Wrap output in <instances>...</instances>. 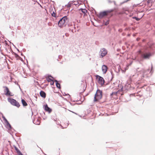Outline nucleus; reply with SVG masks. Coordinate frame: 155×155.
<instances>
[{"instance_id":"nucleus-1","label":"nucleus","mask_w":155,"mask_h":155,"mask_svg":"<svg viewBox=\"0 0 155 155\" xmlns=\"http://www.w3.org/2000/svg\"><path fill=\"white\" fill-rule=\"evenodd\" d=\"M155 53V47L153 43H147L143 51H140L141 58L143 59H149Z\"/></svg>"},{"instance_id":"nucleus-2","label":"nucleus","mask_w":155,"mask_h":155,"mask_svg":"<svg viewBox=\"0 0 155 155\" xmlns=\"http://www.w3.org/2000/svg\"><path fill=\"white\" fill-rule=\"evenodd\" d=\"M68 21V17L65 16L62 17L58 22V25L59 27L61 28L63 26H65L67 22Z\"/></svg>"},{"instance_id":"nucleus-3","label":"nucleus","mask_w":155,"mask_h":155,"mask_svg":"<svg viewBox=\"0 0 155 155\" xmlns=\"http://www.w3.org/2000/svg\"><path fill=\"white\" fill-rule=\"evenodd\" d=\"M102 91L99 90H97L94 97V102L98 101L102 98Z\"/></svg>"},{"instance_id":"nucleus-4","label":"nucleus","mask_w":155,"mask_h":155,"mask_svg":"<svg viewBox=\"0 0 155 155\" xmlns=\"http://www.w3.org/2000/svg\"><path fill=\"white\" fill-rule=\"evenodd\" d=\"M8 101L12 104L18 107L20 106L19 103L15 99L12 98H8Z\"/></svg>"},{"instance_id":"nucleus-5","label":"nucleus","mask_w":155,"mask_h":155,"mask_svg":"<svg viewBox=\"0 0 155 155\" xmlns=\"http://www.w3.org/2000/svg\"><path fill=\"white\" fill-rule=\"evenodd\" d=\"M110 12V11L109 10H105L102 12H101L97 15V17L101 19L104 16L106 15L107 13Z\"/></svg>"},{"instance_id":"nucleus-6","label":"nucleus","mask_w":155,"mask_h":155,"mask_svg":"<svg viewBox=\"0 0 155 155\" xmlns=\"http://www.w3.org/2000/svg\"><path fill=\"white\" fill-rule=\"evenodd\" d=\"M107 51L105 48H103L101 49L99 52L101 54V57L103 58L107 54Z\"/></svg>"},{"instance_id":"nucleus-7","label":"nucleus","mask_w":155,"mask_h":155,"mask_svg":"<svg viewBox=\"0 0 155 155\" xmlns=\"http://www.w3.org/2000/svg\"><path fill=\"white\" fill-rule=\"evenodd\" d=\"M118 90L116 92H113L111 94V96L113 95H117V94L119 93V92L122 91H123V87L121 84H119L118 86Z\"/></svg>"},{"instance_id":"nucleus-8","label":"nucleus","mask_w":155,"mask_h":155,"mask_svg":"<svg viewBox=\"0 0 155 155\" xmlns=\"http://www.w3.org/2000/svg\"><path fill=\"white\" fill-rule=\"evenodd\" d=\"M98 83L101 85H103L104 83L107 84L109 82L105 81V80L104 79V78H96Z\"/></svg>"},{"instance_id":"nucleus-9","label":"nucleus","mask_w":155,"mask_h":155,"mask_svg":"<svg viewBox=\"0 0 155 155\" xmlns=\"http://www.w3.org/2000/svg\"><path fill=\"white\" fill-rule=\"evenodd\" d=\"M4 87L5 88L4 92H5V94L6 95L12 96V95L11 94V92L9 90L8 88L7 87Z\"/></svg>"},{"instance_id":"nucleus-10","label":"nucleus","mask_w":155,"mask_h":155,"mask_svg":"<svg viewBox=\"0 0 155 155\" xmlns=\"http://www.w3.org/2000/svg\"><path fill=\"white\" fill-rule=\"evenodd\" d=\"M102 70L103 73L105 74L107 71V65L104 64L102 67Z\"/></svg>"},{"instance_id":"nucleus-11","label":"nucleus","mask_w":155,"mask_h":155,"mask_svg":"<svg viewBox=\"0 0 155 155\" xmlns=\"http://www.w3.org/2000/svg\"><path fill=\"white\" fill-rule=\"evenodd\" d=\"M44 109L45 111L48 112L49 113H50L51 111V109L48 107V106L47 104L44 105Z\"/></svg>"},{"instance_id":"nucleus-12","label":"nucleus","mask_w":155,"mask_h":155,"mask_svg":"<svg viewBox=\"0 0 155 155\" xmlns=\"http://www.w3.org/2000/svg\"><path fill=\"white\" fill-rule=\"evenodd\" d=\"M53 10V8H51L50 9V12L51 13V16L54 18H57L58 17L57 16L56 14L54 12V11H53L51 13L52 11Z\"/></svg>"},{"instance_id":"nucleus-13","label":"nucleus","mask_w":155,"mask_h":155,"mask_svg":"<svg viewBox=\"0 0 155 155\" xmlns=\"http://www.w3.org/2000/svg\"><path fill=\"white\" fill-rule=\"evenodd\" d=\"M40 94L41 97L44 98H45L46 97V94L44 91H41L40 93Z\"/></svg>"},{"instance_id":"nucleus-14","label":"nucleus","mask_w":155,"mask_h":155,"mask_svg":"<svg viewBox=\"0 0 155 155\" xmlns=\"http://www.w3.org/2000/svg\"><path fill=\"white\" fill-rule=\"evenodd\" d=\"M85 84L83 83L81 84V87L80 88V90H81V92H84L85 91Z\"/></svg>"},{"instance_id":"nucleus-15","label":"nucleus","mask_w":155,"mask_h":155,"mask_svg":"<svg viewBox=\"0 0 155 155\" xmlns=\"http://www.w3.org/2000/svg\"><path fill=\"white\" fill-rule=\"evenodd\" d=\"M21 102L24 106H26L28 104L23 99L21 100Z\"/></svg>"},{"instance_id":"nucleus-16","label":"nucleus","mask_w":155,"mask_h":155,"mask_svg":"<svg viewBox=\"0 0 155 155\" xmlns=\"http://www.w3.org/2000/svg\"><path fill=\"white\" fill-rule=\"evenodd\" d=\"M144 15V14H143L140 18H138L136 16L133 17L132 18L134 19H135L137 21H139L143 16Z\"/></svg>"},{"instance_id":"nucleus-17","label":"nucleus","mask_w":155,"mask_h":155,"mask_svg":"<svg viewBox=\"0 0 155 155\" xmlns=\"http://www.w3.org/2000/svg\"><path fill=\"white\" fill-rule=\"evenodd\" d=\"M109 21L110 20L108 19L106 21H105L104 20L103 22V25H107L109 24Z\"/></svg>"},{"instance_id":"nucleus-18","label":"nucleus","mask_w":155,"mask_h":155,"mask_svg":"<svg viewBox=\"0 0 155 155\" xmlns=\"http://www.w3.org/2000/svg\"><path fill=\"white\" fill-rule=\"evenodd\" d=\"M79 10L81 11L84 14H85L87 12V11L85 8H81L79 9Z\"/></svg>"},{"instance_id":"nucleus-19","label":"nucleus","mask_w":155,"mask_h":155,"mask_svg":"<svg viewBox=\"0 0 155 155\" xmlns=\"http://www.w3.org/2000/svg\"><path fill=\"white\" fill-rule=\"evenodd\" d=\"M10 48V49H9V52L10 53V51H11L12 52V53L13 54V55H15L16 54H17V53H15V52H14L12 50V49H11V48L10 47H9V46H8V49H9V48Z\"/></svg>"},{"instance_id":"nucleus-20","label":"nucleus","mask_w":155,"mask_h":155,"mask_svg":"<svg viewBox=\"0 0 155 155\" xmlns=\"http://www.w3.org/2000/svg\"><path fill=\"white\" fill-rule=\"evenodd\" d=\"M10 48V49H9V52L10 53V51H11L12 52V53L13 54V55H15L16 54H17V53H15V52H14L12 50V49H11V48L10 47H9V46H8V49H9V48Z\"/></svg>"},{"instance_id":"nucleus-21","label":"nucleus","mask_w":155,"mask_h":155,"mask_svg":"<svg viewBox=\"0 0 155 155\" xmlns=\"http://www.w3.org/2000/svg\"><path fill=\"white\" fill-rule=\"evenodd\" d=\"M3 118L4 120L5 121V122L6 123L7 125L10 126V124H9L7 120L5 118V117H3Z\"/></svg>"},{"instance_id":"nucleus-22","label":"nucleus","mask_w":155,"mask_h":155,"mask_svg":"<svg viewBox=\"0 0 155 155\" xmlns=\"http://www.w3.org/2000/svg\"><path fill=\"white\" fill-rule=\"evenodd\" d=\"M44 78H54L50 74H47L45 76Z\"/></svg>"},{"instance_id":"nucleus-23","label":"nucleus","mask_w":155,"mask_h":155,"mask_svg":"<svg viewBox=\"0 0 155 155\" xmlns=\"http://www.w3.org/2000/svg\"><path fill=\"white\" fill-rule=\"evenodd\" d=\"M15 57L17 58V60H18V59H19L20 58L21 59L20 60L21 61H22V58L17 54H16L15 55Z\"/></svg>"},{"instance_id":"nucleus-24","label":"nucleus","mask_w":155,"mask_h":155,"mask_svg":"<svg viewBox=\"0 0 155 155\" xmlns=\"http://www.w3.org/2000/svg\"><path fill=\"white\" fill-rule=\"evenodd\" d=\"M73 4V3L71 2H69L67 5H66L65 6H67L68 7H71V5Z\"/></svg>"},{"instance_id":"nucleus-25","label":"nucleus","mask_w":155,"mask_h":155,"mask_svg":"<svg viewBox=\"0 0 155 155\" xmlns=\"http://www.w3.org/2000/svg\"><path fill=\"white\" fill-rule=\"evenodd\" d=\"M55 81L56 82V85L57 86V87L59 88H60V84L58 83V82L57 80H55Z\"/></svg>"},{"instance_id":"nucleus-26","label":"nucleus","mask_w":155,"mask_h":155,"mask_svg":"<svg viewBox=\"0 0 155 155\" xmlns=\"http://www.w3.org/2000/svg\"><path fill=\"white\" fill-rule=\"evenodd\" d=\"M125 12L124 11H121V12H119L118 13V14H119V15H123L124 14H125Z\"/></svg>"},{"instance_id":"nucleus-27","label":"nucleus","mask_w":155,"mask_h":155,"mask_svg":"<svg viewBox=\"0 0 155 155\" xmlns=\"http://www.w3.org/2000/svg\"><path fill=\"white\" fill-rule=\"evenodd\" d=\"M15 150H16L17 153H19V152H20V151L18 149L17 147H15Z\"/></svg>"},{"instance_id":"nucleus-28","label":"nucleus","mask_w":155,"mask_h":155,"mask_svg":"<svg viewBox=\"0 0 155 155\" xmlns=\"http://www.w3.org/2000/svg\"><path fill=\"white\" fill-rule=\"evenodd\" d=\"M47 81L48 82H50L52 80V79H51V78H47Z\"/></svg>"},{"instance_id":"nucleus-29","label":"nucleus","mask_w":155,"mask_h":155,"mask_svg":"<svg viewBox=\"0 0 155 155\" xmlns=\"http://www.w3.org/2000/svg\"><path fill=\"white\" fill-rule=\"evenodd\" d=\"M78 1H79V0H78L77 1V3H74L73 5H75L76 6H77V5L79 6V3L78 2ZM79 1H80V0H79Z\"/></svg>"},{"instance_id":"nucleus-30","label":"nucleus","mask_w":155,"mask_h":155,"mask_svg":"<svg viewBox=\"0 0 155 155\" xmlns=\"http://www.w3.org/2000/svg\"><path fill=\"white\" fill-rule=\"evenodd\" d=\"M153 2V0H147V2L148 4H149L150 2Z\"/></svg>"},{"instance_id":"nucleus-31","label":"nucleus","mask_w":155,"mask_h":155,"mask_svg":"<svg viewBox=\"0 0 155 155\" xmlns=\"http://www.w3.org/2000/svg\"><path fill=\"white\" fill-rule=\"evenodd\" d=\"M50 84L51 85H53L54 84V82L53 80H52L50 82Z\"/></svg>"},{"instance_id":"nucleus-32","label":"nucleus","mask_w":155,"mask_h":155,"mask_svg":"<svg viewBox=\"0 0 155 155\" xmlns=\"http://www.w3.org/2000/svg\"><path fill=\"white\" fill-rule=\"evenodd\" d=\"M95 77H96V78H102V77H101L100 76H99V75H95Z\"/></svg>"},{"instance_id":"nucleus-33","label":"nucleus","mask_w":155,"mask_h":155,"mask_svg":"<svg viewBox=\"0 0 155 155\" xmlns=\"http://www.w3.org/2000/svg\"><path fill=\"white\" fill-rule=\"evenodd\" d=\"M127 68H125V70H122V72H124H124H125V71H126V70H127Z\"/></svg>"},{"instance_id":"nucleus-34","label":"nucleus","mask_w":155,"mask_h":155,"mask_svg":"<svg viewBox=\"0 0 155 155\" xmlns=\"http://www.w3.org/2000/svg\"><path fill=\"white\" fill-rule=\"evenodd\" d=\"M110 74H111V75H112V77H111V78H114V76H113V75L112 73V72H110Z\"/></svg>"},{"instance_id":"nucleus-35","label":"nucleus","mask_w":155,"mask_h":155,"mask_svg":"<svg viewBox=\"0 0 155 155\" xmlns=\"http://www.w3.org/2000/svg\"><path fill=\"white\" fill-rule=\"evenodd\" d=\"M65 35L66 36V37H68L69 35V34H68V33H65Z\"/></svg>"},{"instance_id":"nucleus-36","label":"nucleus","mask_w":155,"mask_h":155,"mask_svg":"<svg viewBox=\"0 0 155 155\" xmlns=\"http://www.w3.org/2000/svg\"><path fill=\"white\" fill-rule=\"evenodd\" d=\"M140 38H137L136 39V40L137 41H138L139 40H140Z\"/></svg>"},{"instance_id":"nucleus-37","label":"nucleus","mask_w":155,"mask_h":155,"mask_svg":"<svg viewBox=\"0 0 155 155\" xmlns=\"http://www.w3.org/2000/svg\"><path fill=\"white\" fill-rule=\"evenodd\" d=\"M18 155H23L21 152H19V153H18Z\"/></svg>"},{"instance_id":"nucleus-38","label":"nucleus","mask_w":155,"mask_h":155,"mask_svg":"<svg viewBox=\"0 0 155 155\" xmlns=\"http://www.w3.org/2000/svg\"><path fill=\"white\" fill-rule=\"evenodd\" d=\"M61 57H62V56L61 55H60L58 56L59 58L61 59Z\"/></svg>"},{"instance_id":"nucleus-39","label":"nucleus","mask_w":155,"mask_h":155,"mask_svg":"<svg viewBox=\"0 0 155 155\" xmlns=\"http://www.w3.org/2000/svg\"><path fill=\"white\" fill-rule=\"evenodd\" d=\"M152 70H153V66L152 65L151 67V71H150V72H152Z\"/></svg>"},{"instance_id":"nucleus-40","label":"nucleus","mask_w":155,"mask_h":155,"mask_svg":"<svg viewBox=\"0 0 155 155\" xmlns=\"http://www.w3.org/2000/svg\"><path fill=\"white\" fill-rule=\"evenodd\" d=\"M21 55L22 56H24L25 58V56L23 55V53L21 52Z\"/></svg>"},{"instance_id":"nucleus-41","label":"nucleus","mask_w":155,"mask_h":155,"mask_svg":"<svg viewBox=\"0 0 155 155\" xmlns=\"http://www.w3.org/2000/svg\"><path fill=\"white\" fill-rule=\"evenodd\" d=\"M84 3L86 2V3H87V0H84Z\"/></svg>"},{"instance_id":"nucleus-42","label":"nucleus","mask_w":155,"mask_h":155,"mask_svg":"<svg viewBox=\"0 0 155 155\" xmlns=\"http://www.w3.org/2000/svg\"><path fill=\"white\" fill-rule=\"evenodd\" d=\"M118 69L119 71H120V66H119L118 67Z\"/></svg>"},{"instance_id":"nucleus-43","label":"nucleus","mask_w":155,"mask_h":155,"mask_svg":"<svg viewBox=\"0 0 155 155\" xmlns=\"http://www.w3.org/2000/svg\"><path fill=\"white\" fill-rule=\"evenodd\" d=\"M113 2L114 3V5H116V2H115L114 1H113Z\"/></svg>"},{"instance_id":"nucleus-44","label":"nucleus","mask_w":155,"mask_h":155,"mask_svg":"<svg viewBox=\"0 0 155 155\" xmlns=\"http://www.w3.org/2000/svg\"><path fill=\"white\" fill-rule=\"evenodd\" d=\"M108 2L110 3H111L112 2L110 0H109Z\"/></svg>"},{"instance_id":"nucleus-45","label":"nucleus","mask_w":155,"mask_h":155,"mask_svg":"<svg viewBox=\"0 0 155 155\" xmlns=\"http://www.w3.org/2000/svg\"><path fill=\"white\" fill-rule=\"evenodd\" d=\"M145 41V39H143V40H142V41H143V42H144Z\"/></svg>"},{"instance_id":"nucleus-46","label":"nucleus","mask_w":155,"mask_h":155,"mask_svg":"<svg viewBox=\"0 0 155 155\" xmlns=\"http://www.w3.org/2000/svg\"><path fill=\"white\" fill-rule=\"evenodd\" d=\"M16 49H17V50L18 51V52H20V51L18 49V48H16Z\"/></svg>"},{"instance_id":"nucleus-47","label":"nucleus","mask_w":155,"mask_h":155,"mask_svg":"<svg viewBox=\"0 0 155 155\" xmlns=\"http://www.w3.org/2000/svg\"><path fill=\"white\" fill-rule=\"evenodd\" d=\"M23 51H25L26 50L25 49H23Z\"/></svg>"},{"instance_id":"nucleus-48","label":"nucleus","mask_w":155,"mask_h":155,"mask_svg":"<svg viewBox=\"0 0 155 155\" xmlns=\"http://www.w3.org/2000/svg\"><path fill=\"white\" fill-rule=\"evenodd\" d=\"M143 12V11H141V12H140L139 11H138V12H137V13H138H138H140V12Z\"/></svg>"},{"instance_id":"nucleus-49","label":"nucleus","mask_w":155,"mask_h":155,"mask_svg":"<svg viewBox=\"0 0 155 155\" xmlns=\"http://www.w3.org/2000/svg\"><path fill=\"white\" fill-rule=\"evenodd\" d=\"M132 62H133L132 61H131V62H130V65L131 64H132Z\"/></svg>"},{"instance_id":"nucleus-50","label":"nucleus","mask_w":155,"mask_h":155,"mask_svg":"<svg viewBox=\"0 0 155 155\" xmlns=\"http://www.w3.org/2000/svg\"><path fill=\"white\" fill-rule=\"evenodd\" d=\"M75 2V1H71V2H72L73 3L74 2Z\"/></svg>"},{"instance_id":"nucleus-51","label":"nucleus","mask_w":155,"mask_h":155,"mask_svg":"<svg viewBox=\"0 0 155 155\" xmlns=\"http://www.w3.org/2000/svg\"><path fill=\"white\" fill-rule=\"evenodd\" d=\"M50 23H48V25H50Z\"/></svg>"},{"instance_id":"nucleus-52","label":"nucleus","mask_w":155,"mask_h":155,"mask_svg":"<svg viewBox=\"0 0 155 155\" xmlns=\"http://www.w3.org/2000/svg\"><path fill=\"white\" fill-rule=\"evenodd\" d=\"M12 34H13V33H14V32L13 31H12Z\"/></svg>"},{"instance_id":"nucleus-53","label":"nucleus","mask_w":155,"mask_h":155,"mask_svg":"<svg viewBox=\"0 0 155 155\" xmlns=\"http://www.w3.org/2000/svg\"><path fill=\"white\" fill-rule=\"evenodd\" d=\"M78 22H80V21L79 20V21H78Z\"/></svg>"},{"instance_id":"nucleus-54","label":"nucleus","mask_w":155,"mask_h":155,"mask_svg":"<svg viewBox=\"0 0 155 155\" xmlns=\"http://www.w3.org/2000/svg\"><path fill=\"white\" fill-rule=\"evenodd\" d=\"M78 22H80V21L79 20V21H78Z\"/></svg>"},{"instance_id":"nucleus-55","label":"nucleus","mask_w":155,"mask_h":155,"mask_svg":"<svg viewBox=\"0 0 155 155\" xmlns=\"http://www.w3.org/2000/svg\"><path fill=\"white\" fill-rule=\"evenodd\" d=\"M113 78H111V81L112 80V79Z\"/></svg>"},{"instance_id":"nucleus-56","label":"nucleus","mask_w":155,"mask_h":155,"mask_svg":"<svg viewBox=\"0 0 155 155\" xmlns=\"http://www.w3.org/2000/svg\"><path fill=\"white\" fill-rule=\"evenodd\" d=\"M6 50H7V51H8L7 50V48H6Z\"/></svg>"},{"instance_id":"nucleus-57","label":"nucleus","mask_w":155,"mask_h":155,"mask_svg":"<svg viewBox=\"0 0 155 155\" xmlns=\"http://www.w3.org/2000/svg\"><path fill=\"white\" fill-rule=\"evenodd\" d=\"M21 44H22V43H20V45H21Z\"/></svg>"},{"instance_id":"nucleus-58","label":"nucleus","mask_w":155,"mask_h":155,"mask_svg":"<svg viewBox=\"0 0 155 155\" xmlns=\"http://www.w3.org/2000/svg\"><path fill=\"white\" fill-rule=\"evenodd\" d=\"M24 78H26V77H25Z\"/></svg>"}]
</instances>
